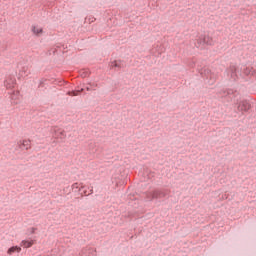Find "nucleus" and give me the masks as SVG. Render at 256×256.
<instances>
[{
    "label": "nucleus",
    "instance_id": "1",
    "mask_svg": "<svg viewBox=\"0 0 256 256\" xmlns=\"http://www.w3.org/2000/svg\"><path fill=\"white\" fill-rule=\"evenodd\" d=\"M169 197V192L165 189H155L150 192V199L153 201V199H165Z\"/></svg>",
    "mask_w": 256,
    "mask_h": 256
},
{
    "label": "nucleus",
    "instance_id": "2",
    "mask_svg": "<svg viewBox=\"0 0 256 256\" xmlns=\"http://www.w3.org/2000/svg\"><path fill=\"white\" fill-rule=\"evenodd\" d=\"M200 75L203 77V79H209L208 84L209 85H214L215 84V76L211 72V69L209 68H201L200 70Z\"/></svg>",
    "mask_w": 256,
    "mask_h": 256
},
{
    "label": "nucleus",
    "instance_id": "3",
    "mask_svg": "<svg viewBox=\"0 0 256 256\" xmlns=\"http://www.w3.org/2000/svg\"><path fill=\"white\" fill-rule=\"evenodd\" d=\"M198 44L199 45H208L210 47H213V45H215V42L213 41V38L210 37L209 35H202L198 39Z\"/></svg>",
    "mask_w": 256,
    "mask_h": 256
},
{
    "label": "nucleus",
    "instance_id": "4",
    "mask_svg": "<svg viewBox=\"0 0 256 256\" xmlns=\"http://www.w3.org/2000/svg\"><path fill=\"white\" fill-rule=\"evenodd\" d=\"M251 109V103L247 100H242L238 103L237 110L240 113H248V111Z\"/></svg>",
    "mask_w": 256,
    "mask_h": 256
},
{
    "label": "nucleus",
    "instance_id": "5",
    "mask_svg": "<svg viewBox=\"0 0 256 256\" xmlns=\"http://www.w3.org/2000/svg\"><path fill=\"white\" fill-rule=\"evenodd\" d=\"M220 95H222V98L226 99L228 102L233 101V90L231 89L222 90Z\"/></svg>",
    "mask_w": 256,
    "mask_h": 256
},
{
    "label": "nucleus",
    "instance_id": "6",
    "mask_svg": "<svg viewBox=\"0 0 256 256\" xmlns=\"http://www.w3.org/2000/svg\"><path fill=\"white\" fill-rule=\"evenodd\" d=\"M18 147L19 149H26V151H28V149H31V140H20L18 142Z\"/></svg>",
    "mask_w": 256,
    "mask_h": 256
},
{
    "label": "nucleus",
    "instance_id": "7",
    "mask_svg": "<svg viewBox=\"0 0 256 256\" xmlns=\"http://www.w3.org/2000/svg\"><path fill=\"white\" fill-rule=\"evenodd\" d=\"M33 245H35V240L31 238L21 241V247H24L25 249H29L30 247H33Z\"/></svg>",
    "mask_w": 256,
    "mask_h": 256
},
{
    "label": "nucleus",
    "instance_id": "8",
    "mask_svg": "<svg viewBox=\"0 0 256 256\" xmlns=\"http://www.w3.org/2000/svg\"><path fill=\"white\" fill-rule=\"evenodd\" d=\"M80 256H96L95 254V250H93L92 248H84L81 250Z\"/></svg>",
    "mask_w": 256,
    "mask_h": 256
},
{
    "label": "nucleus",
    "instance_id": "9",
    "mask_svg": "<svg viewBox=\"0 0 256 256\" xmlns=\"http://www.w3.org/2000/svg\"><path fill=\"white\" fill-rule=\"evenodd\" d=\"M110 67H112V69H121V67H123V61L121 60H114L111 62Z\"/></svg>",
    "mask_w": 256,
    "mask_h": 256
},
{
    "label": "nucleus",
    "instance_id": "10",
    "mask_svg": "<svg viewBox=\"0 0 256 256\" xmlns=\"http://www.w3.org/2000/svg\"><path fill=\"white\" fill-rule=\"evenodd\" d=\"M8 255H13V253H21V247L19 246H12L7 251Z\"/></svg>",
    "mask_w": 256,
    "mask_h": 256
},
{
    "label": "nucleus",
    "instance_id": "11",
    "mask_svg": "<svg viewBox=\"0 0 256 256\" xmlns=\"http://www.w3.org/2000/svg\"><path fill=\"white\" fill-rule=\"evenodd\" d=\"M32 33L39 37L40 35H43V28H37L35 26H32Z\"/></svg>",
    "mask_w": 256,
    "mask_h": 256
},
{
    "label": "nucleus",
    "instance_id": "12",
    "mask_svg": "<svg viewBox=\"0 0 256 256\" xmlns=\"http://www.w3.org/2000/svg\"><path fill=\"white\" fill-rule=\"evenodd\" d=\"M85 91V88H81L80 90H73L68 92V95H71V97H77V95H81V92Z\"/></svg>",
    "mask_w": 256,
    "mask_h": 256
},
{
    "label": "nucleus",
    "instance_id": "13",
    "mask_svg": "<svg viewBox=\"0 0 256 256\" xmlns=\"http://www.w3.org/2000/svg\"><path fill=\"white\" fill-rule=\"evenodd\" d=\"M4 85H5V87L7 88V89H12V87H13V85H14V81L13 80H9V79H7V80H5L4 81Z\"/></svg>",
    "mask_w": 256,
    "mask_h": 256
},
{
    "label": "nucleus",
    "instance_id": "14",
    "mask_svg": "<svg viewBox=\"0 0 256 256\" xmlns=\"http://www.w3.org/2000/svg\"><path fill=\"white\" fill-rule=\"evenodd\" d=\"M35 231H37V228H35V227H32V228L28 229V233L30 235H33L35 233Z\"/></svg>",
    "mask_w": 256,
    "mask_h": 256
},
{
    "label": "nucleus",
    "instance_id": "15",
    "mask_svg": "<svg viewBox=\"0 0 256 256\" xmlns=\"http://www.w3.org/2000/svg\"><path fill=\"white\" fill-rule=\"evenodd\" d=\"M45 81H47V79L42 78L40 80L39 87H43V85H45Z\"/></svg>",
    "mask_w": 256,
    "mask_h": 256
},
{
    "label": "nucleus",
    "instance_id": "16",
    "mask_svg": "<svg viewBox=\"0 0 256 256\" xmlns=\"http://www.w3.org/2000/svg\"><path fill=\"white\" fill-rule=\"evenodd\" d=\"M72 189H79V183H74L73 185H72Z\"/></svg>",
    "mask_w": 256,
    "mask_h": 256
},
{
    "label": "nucleus",
    "instance_id": "17",
    "mask_svg": "<svg viewBox=\"0 0 256 256\" xmlns=\"http://www.w3.org/2000/svg\"><path fill=\"white\" fill-rule=\"evenodd\" d=\"M88 75H89L88 72H84V73L82 74V77H87Z\"/></svg>",
    "mask_w": 256,
    "mask_h": 256
},
{
    "label": "nucleus",
    "instance_id": "18",
    "mask_svg": "<svg viewBox=\"0 0 256 256\" xmlns=\"http://www.w3.org/2000/svg\"><path fill=\"white\" fill-rule=\"evenodd\" d=\"M61 137H65V131L60 132Z\"/></svg>",
    "mask_w": 256,
    "mask_h": 256
},
{
    "label": "nucleus",
    "instance_id": "19",
    "mask_svg": "<svg viewBox=\"0 0 256 256\" xmlns=\"http://www.w3.org/2000/svg\"><path fill=\"white\" fill-rule=\"evenodd\" d=\"M86 91H91V87H89V86H86Z\"/></svg>",
    "mask_w": 256,
    "mask_h": 256
}]
</instances>
